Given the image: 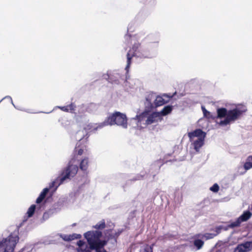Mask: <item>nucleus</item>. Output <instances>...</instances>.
Returning <instances> with one entry per match:
<instances>
[{
  "label": "nucleus",
  "instance_id": "obj_29",
  "mask_svg": "<svg viewBox=\"0 0 252 252\" xmlns=\"http://www.w3.org/2000/svg\"><path fill=\"white\" fill-rule=\"evenodd\" d=\"M175 195V201L180 202L182 200V194L180 190H176L174 193Z\"/></svg>",
  "mask_w": 252,
  "mask_h": 252
},
{
  "label": "nucleus",
  "instance_id": "obj_32",
  "mask_svg": "<svg viewBox=\"0 0 252 252\" xmlns=\"http://www.w3.org/2000/svg\"><path fill=\"white\" fill-rule=\"evenodd\" d=\"M244 167L246 170H249L252 168V162L251 160H249V157L247 158V161L244 164Z\"/></svg>",
  "mask_w": 252,
  "mask_h": 252
},
{
  "label": "nucleus",
  "instance_id": "obj_18",
  "mask_svg": "<svg viewBox=\"0 0 252 252\" xmlns=\"http://www.w3.org/2000/svg\"><path fill=\"white\" fill-rule=\"evenodd\" d=\"M108 240H96V247L95 246V252H107L104 248L107 244Z\"/></svg>",
  "mask_w": 252,
  "mask_h": 252
},
{
  "label": "nucleus",
  "instance_id": "obj_7",
  "mask_svg": "<svg viewBox=\"0 0 252 252\" xmlns=\"http://www.w3.org/2000/svg\"><path fill=\"white\" fill-rule=\"evenodd\" d=\"M19 240L18 232L16 231L11 233L7 238L3 239L0 241L2 243L3 252H14Z\"/></svg>",
  "mask_w": 252,
  "mask_h": 252
},
{
  "label": "nucleus",
  "instance_id": "obj_6",
  "mask_svg": "<svg viewBox=\"0 0 252 252\" xmlns=\"http://www.w3.org/2000/svg\"><path fill=\"white\" fill-rule=\"evenodd\" d=\"M84 237L87 241L86 243L83 240H79L77 245V252H91L94 250V231H89L84 234Z\"/></svg>",
  "mask_w": 252,
  "mask_h": 252
},
{
  "label": "nucleus",
  "instance_id": "obj_11",
  "mask_svg": "<svg viewBox=\"0 0 252 252\" xmlns=\"http://www.w3.org/2000/svg\"><path fill=\"white\" fill-rule=\"evenodd\" d=\"M103 79L107 80L109 83L114 84H121L122 81L124 80L122 75L117 72H113L109 75L108 73H103L102 75Z\"/></svg>",
  "mask_w": 252,
  "mask_h": 252
},
{
  "label": "nucleus",
  "instance_id": "obj_31",
  "mask_svg": "<svg viewBox=\"0 0 252 252\" xmlns=\"http://www.w3.org/2000/svg\"><path fill=\"white\" fill-rule=\"evenodd\" d=\"M215 236H216V234H214L213 233H206L202 235V238L205 239V240H209L213 239Z\"/></svg>",
  "mask_w": 252,
  "mask_h": 252
},
{
  "label": "nucleus",
  "instance_id": "obj_34",
  "mask_svg": "<svg viewBox=\"0 0 252 252\" xmlns=\"http://www.w3.org/2000/svg\"><path fill=\"white\" fill-rule=\"evenodd\" d=\"M102 233L99 230H95V244L96 245V240H100L102 237Z\"/></svg>",
  "mask_w": 252,
  "mask_h": 252
},
{
  "label": "nucleus",
  "instance_id": "obj_20",
  "mask_svg": "<svg viewBox=\"0 0 252 252\" xmlns=\"http://www.w3.org/2000/svg\"><path fill=\"white\" fill-rule=\"evenodd\" d=\"M49 189L44 188L42 191L40 192L39 196L36 200V203L37 204L41 203L42 201L44 199L47 193L49 192Z\"/></svg>",
  "mask_w": 252,
  "mask_h": 252
},
{
  "label": "nucleus",
  "instance_id": "obj_3",
  "mask_svg": "<svg viewBox=\"0 0 252 252\" xmlns=\"http://www.w3.org/2000/svg\"><path fill=\"white\" fill-rule=\"evenodd\" d=\"M72 161L68 162L66 166L61 171L59 176L55 180L51 182L47 189L52 195L61 185L65 183L67 181L71 180L77 173L78 167L76 165H73Z\"/></svg>",
  "mask_w": 252,
  "mask_h": 252
},
{
  "label": "nucleus",
  "instance_id": "obj_39",
  "mask_svg": "<svg viewBox=\"0 0 252 252\" xmlns=\"http://www.w3.org/2000/svg\"><path fill=\"white\" fill-rule=\"evenodd\" d=\"M221 228L220 226H218L215 228V233H213L214 234H216V236L219 234L221 231Z\"/></svg>",
  "mask_w": 252,
  "mask_h": 252
},
{
  "label": "nucleus",
  "instance_id": "obj_21",
  "mask_svg": "<svg viewBox=\"0 0 252 252\" xmlns=\"http://www.w3.org/2000/svg\"><path fill=\"white\" fill-rule=\"evenodd\" d=\"M172 110L173 106L172 105H168L165 106L162 109V110L161 111L158 112V113H159V116H164L170 113Z\"/></svg>",
  "mask_w": 252,
  "mask_h": 252
},
{
  "label": "nucleus",
  "instance_id": "obj_41",
  "mask_svg": "<svg viewBox=\"0 0 252 252\" xmlns=\"http://www.w3.org/2000/svg\"><path fill=\"white\" fill-rule=\"evenodd\" d=\"M103 73H97V76H95V78H96V77H102L103 78V77H102V75H103Z\"/></svg>",
  "mask_w": 252,
  "mask_h": 252
},
{
  "label": "nucleus",
  "instance_id": "obj_16",
  "mask_svg": "<svg viewBox=\"0 0 252 252\" xmlns=\"http://www.w3.org/2000/svg\"><path fill=\"white\" fill-rule=\"evenodd\" d=\"M84 152V149L82 147L80 148V143L78 142L76 144V147L74 150L73 157L71 159V160L69 161H72V164L73 165H75L74 163L75 162V160H77L78 161L79 160V159H78V156H81ZM77 166L78 165L76 164Z\"/></svg>",
  "mask_w": 252,
  "mask_h": 252
},
{
  "label": "nucleus",
  "instance_id": "obj_8",
  "mask_svg": "<svg viewBox=\"0 0 252 252\" xmlns=\"http://www.w3.org/2000/svg\"><path fill=\"white\" fill-rule=\"evenodd\" d=\"M161 165L162 163L160 160H157L150 165L149 173L148 174H145L144 172H141L140 174H137L135 177L132 178L130 180H140L144 178H147L149 176H152V178H154L156 176V174L160 169Z\"/></svg>",
  "mask_w": 252,
  "mask_h": 252
},
{
  "label": "nucleus",
  "instance_id": "obj_42",
  "mask_svg": "<svg viewBox=\"0 0 252 252\" xmlns=\"http://www.w3.org/2000/svg\"><path fill=\"white\" fill-rule=\"evenodd\" d=\"M3 249L2 248V243L0 242V252H3Z\"/></svg>",
  "mask_w": 252,
  "mask_h": 252
},
{
  "label": "nucleus",
  "instance_id": "obj_14",
  "mask_svg": "<svg viewBox=\"0 0 252 252\" xmlns=\"http://www.w3.org/2000/svg\"><path fill=\"white\" fill-rule=\"evenodd\" d=\"M252 250V241H247L238 245L234 252H248Z\"/></svg>",
  "mask_w": 252,
  "mask_h": 252
},
{
  "label": "nucleus",
  "instance_id": "obj_15",
  "mask_svg": "<svg viewBox=\"0 0 252 252\" xmlns=\"http://www.w3.org/2000/svg\"><path fill=\"white\" fill-rule=\"evenodd\" d=\"M35 209H36V205L34 204L32 205L30 207V208L28 209V210L27 211V212L26 214L27 215L24 217V219H23L22 222L18 226H17V231H18L19 228L20 227H22V225L24 224V223L26 221H27L28 219L29 218L32 217L33 215V214L35 211Z\"/></svg>",
  "mask_w": 252,
  "mask_h": 252
},
{
  "label": "nucleus",
  "instance_id": "obj_9",
  "mask_svg": "<svg viewBox=\"0 0 252 252\" xmlns=\"http://www.w3.org/2000/svg\"><path fill=\"white\" fill-rule=\"evenodd\" d=\"M148 111H145L140 115H136L132 119L137 121V123L141 122L144 119L146 118L145 124L147 125H151L157 122V119L159 117V113L158 112H153L151 115H149Z\"/></svg>",
  "mask_w": 252,
  "mask_h": 252
},
{
  "label": "nucleus",
  "instance_id": "obj_44",
  "mask_svg": "<svg viewBox=\"0 0 252 252\" xmlns=\"http://www.w3.org/2000/svg\"><path fill=\"white\" fill-rule=\"evenodd\" d=\"M249 160H251L252 161V156L249 157Z\"/></svg>",
  "mask_w": 252,
  "mask_h": 252
},
{
  "label": "nucleus",
  "instance_id": "obj_37",
  "mask_svg": "<svg viewBox=\"0 0 252 252\" xmlns=\"http://www.w3.org/2000/svg\"><path fill=\"white\" fill-rule=\"evenodd\" d=\"M4 99H9V100H10L11 103L13 105V106L16 108V106H15V105L13 103V100H12V99L11 98V97L10 96H9V95H7V96H5V97H4L2 99H1L0 100V103Z\"/></svg>",
  "mask_w": 252,
  "mask_h": 252
},
{
  "label": "nucleus",
  "instance_id": "obj_2",
  "mask_svg": "<svg viewBox=\"0 0 252 252\" xmlns=\"http://www.w3.org/2000/svg\"><path fill=\"white\" fill-rule=\"evenodd\" d=\"M201 109L204 116L208 119L215 120L224 118L223 120L217 122V124L220 126H226L234 123L239 119L243 113L247 111L246 107L244 105L239 104L229 110L224 107L218 108L217 109V115L215 116L207 111L204 106H202Z\"/></svg>",
  "mask_w": 252,
  "mask_h": 252
},
{
  "label": "nucleus",
  "instance_id": "obj_26",
  "mask_svg": "<svg viewBox=\"0 0 252 252\" xmlns=\"http://www.w3.org/2000/svg\"><path fill=\"white\" fill-rule=\"evenodd\" d=\"M106 226L104 220H102L95 224V230H102Z\"/></svg>",
  "mask_w": 252,
  "mask_h": 252
},
{
  "label": "nucleus",
  "instance_id": "obj_4",
  "mask_svg": "<svg viewBox=\"0 0 252 252\" xmlns=\"http://www.w3.org/2000/svg\"><path fill=\"white\" fill-rule=\"evenodd\" d=\"M188 136L193 149L196 153H199L200 149L204 145L206 133L201 129L197 128L188 132Z\"/></svg>",
  "mask_w": 252,
  "mask_h": 252
},
{
  "label": "nucleus",
  "instance_id": "obj_38",
  "mask_svg": "<svg viewBox=\"0 0 252 252\" xmlns=\"http://www.w3.org/2000/svg\"><path fill=\"white\" fill-rule=\"evenodd\" d=\"M56 107L60 109L61 110H62L63 111L66 112H69V110H68L67 105L64 106H57Z\"/></svg>",
  "mask_w": 252,
  "mask_h": 252
},
{
  "label": "nucleus",
  "instance_id": "obj_13",
  "mask_svg": "<svg viewBox=\"0 0 252 252\" xmlns=\"http://www.w3.org/2000/svg\"><path fill=\"white\" fill-rule=\"evenodd\" d=\"M252 250V241H247L238 245L234 252H248Z\"/></svg>",
  "mask_w": 252,
  "mask_h": 252
},
{
  "label": "nucleus",
  "instance_id": "obj_33",
  "mask_svg": "<svg viewBox=\"0 0 252 252\" xmlns=\"http://www.w3.org/2000/svg\"><path fill=\"white\" fill-rule=\"evenodd\" d=\"M84 137L83 131L79 130L77 132L76 134V140L79 141H81Z\"/></svg>",
  "mask_w": 252,
  "mask_h": 252
},
{
  "label": "nucleus",
  "instance_id": "obj_17",
  "mask_svg": "<svg viewBox=\"0 0 252 252\" xmlns=\"http://www.w3.org/2000/svg\"><path fill=\"white\" fill-rule=\"evenodd\" d=\"M58 236H59L60 238H62L64 241L66 242H69L75 239H79L81 237L80 234H77L75 233L69 235L58 234Z\"/></svg>",
  "mask_w": 252,
  "mask_h": 252
},
{
  "label": "nucleus",
  "instance_id": "obj_24",
  "mask_svg": "<svg viewBox=\"0 0 252 252\" xmlns=\"http://www.w3.org/2000/svg\"><path fill=\"white\" fill-rule=\"evenodd\" d=\"M88 166V159L84 158L81 160L80 163V168L83 171H86Z\"/></svg>",
  "mask_w": 252,
  "mask_h": 252
},
{
  "label": "nucleus",
  "instance_id": "obj_1",
  "mask_svg": "<svg viewBox=\"0 0 252 252\" xmlns=\"http://www.w3.org/2000/svg\"><path fill=\"white\" fill-rule=\"evenodd\" d=\"M152 35H150L145 38L144 41L146 42L145 45H141L139 42L134 43L132 48L127 53V64L125 67L126 73L128 72L132 57L149 59L156 57L158 47L159 39L156 38L152 40Z\"/></svg>",
  "mask_w": 252,
  "mask_h": 252
},
{
  "label": "nucleus",
  "instance_id": "obj_22",
  "mask_svg": "<svg viewBox=\"0 0 252 252\" xmlns=\"http://www.w3.org/2000/svg\"><path fill=\"white\" fill-rule=\"evenodd\" d=\"M252 216V213L251 212L246 211L239 217V219L242 222L248 220Z\"/></svg>",
  "mask_w": 252,
  "mask_h": 252
},
{
  "label": "nucleus",
  "instance_id": "obj_12",
  "mask_svg": "<svg viewBox=\"0 0 252 252\" xmlns=\"http://www.w3.org/2000/svg\"><path fill=\"white\" fill-rule=\"evenodd\" d=\"M63 202L60 199L59 201H58L56 203H55L53 208L49 209L47 211L45 212L42 216V219L44 220H48L50 217H51L53 214L57 212L59 210L61 209V207L62 206Z\"/></svg>",
  "mask_w": 252,
  "mask_h": 252
},
{
  "label": "nucleus",
  "instance_id": "obj_25",
  "mask_svg": "<svg viewBox=\"0 0 252 252\" xmlns=\"http://www.w3.org/2000/svg\"><path fill=\"white\" fill-rule=\"evenodd\" d=\"M204 244V241L199 239H195L193 241V245L197 250L201 249Z\"/></svg>",
  "mask_w": 252,
  "mask_h": 252
},
{
  "label": "nucleus",
  "instance_id": "obj_19",
  "mask_svg": "<svg viewBox=\"0 0 252 252\" xmlns=\"http://www.w3.org/2000/svg\"><path fill=\"white\" fill-rule=\"evenodd\" d=\"M134 82V80L128 78L127 75L126 76L124 86L127 91H129V89H133L134 88L135 84Z\"/></svg>",
  "mask_w": 252,
  "mask_h": 252
},
{
  "label": "nucleus",
  "instance_id": "obj_35",
  "mask_svg": "<svg viewBox=\"0 0 252 252\" xmlns=\"http://www.w3.org/2000/svg\"><path fill=\"white\" fill-rule=\"evenodd\" d=\"M219 186L217 184H214L210 188V189L212 192H217L219 190Z\"/></svg>",
  "mask_w": 252,
  "mask_h": 252
},
{
  "label": "nucleus",
  "instance_id": "obj_36",
  "mask_svg": "<svg viewBox=\"0 0 252 252\" xmlns=\"http://www.w3.org/2000/svg\"><path fill=\"white\" fill-rule=\"evenodd\" d=\"M140 252H153V248L151 246H146L145 248L141 249Z\"/></svg>",
  "mask_w": 252,
  "mask_h": 252
},
{
  "label": "nucleus",
  "instance_id": "obj_23",
  "mask_svg": "<svg viewBox=\"0 0 252 252\" xmlns=\"http://www.w3.org/2000/svg\"><path fill=\"white\" fill-rule=\"evenodd\" d=\"M165 101L164 99L162 98V97L157 95L156 94V98H155V108L163 105L165 103Z\"/></svg>",
  "mask_w": 252,
  "mask_h": 252
},
{
  "label": "nucleus",
  "instance_id": "obj_10",
  "mask_svg": "<svg viewBox=\"0 0 252 252\" xmlns=\"http://www.w3.org/2000/svg\"><path fill=\"white\" fill-rule=\"evenodd\" d=\"M156 94L153 92L147 93L145 96L144 105L146 111H151L155 108Z\"/></svg>",
  "mask_w": 252,
  "mask_h": 252
},
{
  "label": "nucleus",
  "instance_id": "obj_30",
  "mask_svg": "<svg viewBox=\"0 0 252 252\" xmlns=\"http://www.w3.org/2000/svg\"><path fill=\"white\" fill-rule=\"evenodd\" d=\"M67 106L68 110H69L68 112L75 114L76 113V112H75L76 106L74 103H71L69 105H68Z\"/></svg>",
  "mask_w": 252,
  "mask_h": 252
},
{
  "label": "nucleus",
  "instance_id": "obj_27",
  "mask_svg": "<svg viewBox=\"0 0 252 252\" xmlns=\"http://www.w3.org/2000/svg\"><path fill=\"white\" fill-rule=\"evenodd\" d=\"M33 247L32 245L28 244L21 249L18 252H30L32 250Z\"/></svg>",
  "mask_w": 252,
  "mask_h": 252
},
{
  "label": "nucleus",
  "instance_id": "obj_43",
  "mask_svg": "<svg viewBox=\"0 0 252 252\" xmlns=\"http://www.w3.org/2000/svg\"><path fill=\"white\" fill-rule=\"evenodd\" d=\"M128 37H131V36L130 35H125V38L126 39H127Z\"/></svg>",
  "mask_w": 252,
  "mask_h": 252
},
{
  "label": "nucleus",
  "instance_id": "obj_40",
  "mask_svg": "<svg viewBox=\"0 0 252 252\" xmlns=\"http://www.w3.org/2000/svg\"><path fill=\"white\" fill-rule=\"evenodd\" d=\"M170 236V235L169 234H165L163 236H161V237H159V239L160 240L166 239L169 238Z\"/></svg>",
  "mask_w": 252,
  "mask_h": 252
},
{
  "label": "nucleus",
  "instance_id": "obj_5",
  "mask_svg": "<svg viewBox=\"0 0 252 252\" xmlns=\"http://www.w3.org/2000/svg\"><path fill=\"white\" fill-rule=\"evenodd\" d=\"M114 125L121 126L124 128H126L127 122L126 115L120 112H116L109 116L103 123L100 124L95 127V130L98 127H101L104 126Z\"/></svg>",
  "mask_w": 252,
  "mask_h": 252
},
{
  "label": "nucleus",
  "instance_id": "obj_45",
  "mask_svg": "<svg viewBox=\"0 0 252 252\" xmlns=\"http://www.w3.org/2000/svg\"><path fill=\"white\" fill-rule=\"evenodd\" d=\"M216 252H221L220 250H218Z\"/></svg>",
  "mask_w": 252,
  "mask_h": 252
},
{
  "label": "nucleus",
  "instance_id": "obj_28",
  "mask_svg": "<svg viewBox=\"0 0 252 252\" xmlns=\"http://www.w3.org/2000/svg\"><path fill=\"white\" fill-rule=\"evenodd\" d=\"M241 221L240 220L239 218L237 219V220L234 221L230 222V223L228 225L229 228H234L235 227L239 226Z\"/></svg>",
  "mask_w": 252,
  "mask_h": 252
}]
</instances>
